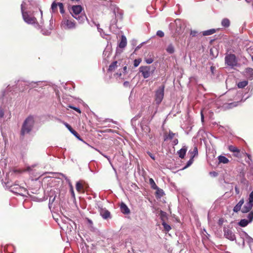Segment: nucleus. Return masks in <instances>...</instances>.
<instances>
[{
	"mask_svg": "<svg viewBox=\"0 0 253 253\" xmlns=\"http://www.w3.org/2000/svg\"><path fill=\"white\" fill-rule=\"evenodd\" d=\"M83 8L81 5H73L71 8V14L77 19L79 23H82L86 19L84 14L82 13Z\"/></svg>",
	"mask_w": 253,
	"mask_h": 253,
	"instance_id": "1",
	"label": "nucleus"
},
{
	"mask_svg": "<svg viewBox=\"0 0 253 253\" xmlns=\"http://www.w3.org/2000/svg\"><path fill=\"white\" fill-rule=\"evenodd\" d=\"M34 119L33 117H28L24 122L23 124L21 134L23 136L29 133L32 130L34 124Z\"/></svg>",
	"mask_w": 253,
	"mask_h": 253,
	"instance_id": "2",
	"label": "nucleus"
},
{
	"mask_svg": "<svg viewBox=\"0 0 253 253\" xmlns=\"http://www.w3.org/2000/svg\"><path fill=\"white\" fill-rule=\"evenodd\" d=\"M155 70V67L152 66H141L139 72L141 73L144 78L146 79L150 77Z\"/></svg>",
	"mask_w": 253,
	"mask_h": 253,
	"instance_id": "3",
	"label": "nucleus"
},
{
	"mask_svg": "<svg viewBox=\"0 0 253 253\" xmlns=\"http://www.w3.org/2000/svg\"><path fill=\"white\" fill-rule=\"evenodd\" d=\"M24 4L25 3L23 2L21 5L22 17L24 21L28 24L35 23L36 21V18L33 16L30 15L27 12L24 11Z\"/></svg>",
	"mask_w": 253,
	"mask_h": 253,
	"instance_id": "4",
	"label": "nucleus"
},
{
	"mask_svg": "<svg viewBox=\"0 0 253 253\" xmlns=\"http://www.w3.org/2000/svg\"><path fill=\"white\" fill-rule=\"evenodd\" d=\"M172 25L175 27V31L178 34L182 33L186 27L185 22L179 19H176Z\"/></svg>",
	"mask_w": 253,
	"mask_h": 253,
	"instance_id": "5",
	"label": "nucleus"
},
{
	"mask_svg": "<svg viewBox=\"0 0 253 253\" xmlns=\"http://www.w3.org/2000/svg\"><path fill=\"white\" fill-rule=\"evenodd\" d=\"M237 59L233 54H229L225 57V63L227 66L234 67L237 65Z\"/></svg>",
	"mask_w": 253,
	"mask_h": 253,
	"instance_id": "6",
	"label": "nucleus"
},
{
	"mask_svg": "<svg viewBox=\"0 0 253 253\" xmlns=\"http://www.w3.org/2000/svg\"><path fill=\"white\" fill-rule=\"evenodd\" d=\"M165 85H163L156 91L155 101L157 104L159 105L163 99L164 96Z\"/></svg>",
	"mask_w": 253,
	"mask_h": 253,
	"instance_id": "7",
	"label": "nucleus"
},
{
	"mask_svg": "<svg viewBox=\"0 0 253 253\" xmlns=\"http://www.w3.org/2000/svg\"><path fill=\"white\" fill-rule=\"evenodd\" d=\"M240 236L242 239L241 245L243 248L245 246V241L248 243L251 248L253 246V239L249 236L247 233L244 231H241L240 232Z\"/></svg>",
	"mask_w": 253,
	"mask_h": 253,
	"instance_id": "8",
	"label": "nucleus"
},
{
	"mask_svg": "<svg viewBox=\"0 0 253 253\" xmlns=\"http://www.w3.org/2000/svg\"><path fill=\"white\" fill-rule=\"evenodd\" d=\"M223 232L226 238L232 241H236V236L231 229L224 227Z\"/></svg>",
	"mask_w": 253,
	"mask_h": 253,
	"instance_id": "9",
	"label": "nucleus"
},
{
	"mask_svg": "<svg viewBox=\"0 0 253 253\" xmlns=\"http://www.w3.org/2000/svg\"><path fill=\"white\" fill-rule=\"evenodd\" d=\"M62 24L66 29H71L76 28V23L74 21L65 18L62 22Z\"/></svg>",
	"mask_w": 253,
	"mask_h": 253,
	"instance_id": "10",
	"label": "nucleus"
},
{
	"mask_svg": "<svg viewBox=\"0 0 253 253\" xmlns=\"http://www.w3.org/2000/svg\"><path fill=\"white\" fill-rule=\"evenodd\" d=\"M248 219H242L239 222V225L241 227L246 226L249 223H251L253 220V212H250L248 215Z\"/></svg>",
	"mask_w": 253,
	"mask_h": 253,
	"instance_id": "11",
	"label": "nucleus"
},
{
	"mask_svg": "<svg viewBox=\"0 0 253 253\" xmlns=\"http://www.w3.org/2000/svg\"><path fill=\"white\" fill-rule=\"evenodd\" d=\"M253 206V204L248 202L243 207L242 209V212L243 213H246L250 211V210L252 209Z\"/></svg>",
	"mask_w": 253,
	"mask_h": 253,
	"instance_id": "12",
	"label": "nucleus"
},
{
	"mask_svg": "<svg viewBox=\"0 0 253 253\" xmlns=\"http://www.w3.org/2000/svg\"><path fill=\"white\" fill-rule=\"evenodd\" d=\"M127 43L126 38L124 35H122L121 37V40L119 44V47L121 48H125Z\"/></svg>",
	"mask_w": 253,
	"mask_h": 253,
	"instance_id": "13",
	"label": "nucleus"
},
{
	"mask_svg": "<svg viewBox=\"0 0 253 253\" xmlns=\"http://www.w3.org/2000/svg\"><path fill=\"white\" fill-rule=\"evenodd\" d=\"M244 203V199H241L238 203L234 207L233 211L235 212H238L239 211H240L241 207L242 205H243Z\"/></svg>",
	"mask_w": 253,
	"mask_h": 253,
	"instance_id": "14",
	"label": "nucleus"
},
{
	"mask_svg": "<svg viewBox=\"0 0 253 253\" xmlns=\"http://www.w3.org/2000/svg\"><path fill=\"white\" fill-rule=\"evenodd\" d=\"M100 215L103 218L107 219L110 217V212L106 210H102L100 211Z\"/></svg>",
	"mask_w": 253,
	"mask_h": 253,
	"instance_id": "15",
	"label": "nucleus"
},
{
	"mask_svg": "<svg viewBox=\"0 0 253 253\" xmlns=\"http://www.w3.org/2000/svg\"><path fill=\"white\" fill-rule=\"evenodd\" d=\"M246 75L247 78L249 80H253V69L251 68H248L246 69Z\"/></svg>",
	"mask_w": 253,
	"mask_h": 253,
	"instance_id": "16",
	"label": "nucleus"
},
{
	"mask_svg": "<svg viewBox=\"0 0 253 253\" xmlns=\"http://www.w3.org/2000/svg\"><path fill=\"white\" fill-rule=\"evenodd\" d=\"M120 208H121L122 212L124 213L127 214V213H129V212H130L129 210L127 208L126 205L123 203H122L121 204Z\"/></svg>",
	"mask_w": 253,
	"mask_h": 253,
	"instance_id": "17",
	"label": "nucleus"
},
{
	"mask_svg": "<svg viewBox=\"0 0 253 253\" xmlns=\"http://www.w3.org/2000/svg\"><path fill=\"white\" fill-rule=\"evenodd\" d=\"M187 151V148L186 147H183L180 150L178 151V154L179 157L182 159L184 158L185 154Z\"/></svg>",
	"mask_w": 253,
	"mask_h": 253,
	"instance_id": "18",
	"label": "nucleus"
},
{
	"mask_svg": "<svg viewBox=\"0 0 253 253\" xmlns=\"http://www.w3.org/2000/svg\"><path fill=\"white\" fill-rule=\"evenodd\" d=\"M64 124L73 134H74L77 137H78V133L74 129H73L72 127L68 123H64Z\"/></svg>",
	"mask_w": 253,
	"mask_h": 253,
	"instance_id": "19",
	"label": "nucleus"
},
{
	"mask_svg": "<svg viewBox=\"0 0 253 253\" xmlns=\"http://www.w3.org/2000/svg\"><path fill=\"white\" fill-rule=\"evenodd\" d=\"M166 51L169 54H172L175 51L174 46L173 44H169L166 48Z\"/></svg>",
	"mask_w": 253,
	"mask_h": 253,
	"instance_id": "20",
	"label": "nucleus"
},
{
	"mask_svg": "<svg viewBox=\"0 0 253 253\" xmlns=\"http://www.w3.org/2000/svg\"><path fill=\"white\" fill-rule=\"evenodd\" d=\"M218 160L219 163H222L224 164H227L229 162V160L226 157L221 155L218 157Z\"/></svg>",
	"mask_w": 253,
	"mask_h": 253,
	"instance_id": "21",
	"label": "nucleus"
},
{
	"mask_svg": "<svg viewBox=\"0 0 253 253\" xmlns=\"http://www.w3.org/2000/svg\"><path fill=\"white\" fill-rule=\"evenodd\" d=\"M141 127L143 131H144L145 132L147 133L150 132V129L149 127V126L145 124L144 121H143L141 124Z\"/></svg>",
	"mask_w": 253,
	"mask_h": 253,
	"instance_id": "22",
	"label": "nucleus"
},
{
	"mask_svg": "<svg viewBox=\"0 0 253 253\" xmlns=\"http://www.w3.org/2000/svg\"><path fill=\"white\" fill-rule=\"evenodd\" d=\"M175 135H177L175 133H173L172 131H169L168 135H165L164 136V140L166 141L168 139H172Z\"/></svg>",
	"mask_w": 253,
	"mask_h": 253,
	"instance_id": "23",
	"label": "nucleus"
},
{
	"mask_svg": "<svg viewBox=\"0 0 253 253\" xmlns=\"http://www.w3.org/2000/svg\"><path fill=\"white\" fill-rule=\"evenodd\" d=\"M215 30L214 29H211L208 30H206L203 32V36H209L214 34L215 32Z\"/></svg>",
	"mask_w": 253,
	"mask_h": 253,
	"instance_id": "24",
	"label": "nucleus"
},
{
	"mask_svg": "<svg viewBox=\"0 0 253 253\" xmlns=\"http://www.w3.org/2000/svg\"><path fill=\"white\" fill-rule=\"evenodd\" d=\"M117 61H114L109 66L108 71H113L117 68Z\"/></svg>",
	"mask_w": 253,
	"mask_h": 253,
	"instance_id": "25",
	"label": "nucleus"
},
{
	"mask_svg": "<svg viewBox=\"0 0 253 253\" xmlns=\"http://www.w3.org/2000/svg\"><path fill=\"white\" fill-rule=\"evenodd\" d=\"M58 6V3H56L55 1L52 2L51 6V10L52 13H54L57 11V6Z\"/></svg>",
	"mask_w": 253,
	"mask_h": 253,
	"instance_id": "26",
	"label": "nucleus"
},
{
	"mask_svg": "<svg viewBox=\"0 0 253 253\" xmlns=\"http://www.w3.org/2000/svg\"><path fill=\"white\" fill-rule=\"evenodd\" d=\"M155 190H156V195L158 197L161 198L164 195V191L159 187L157 189H155Z\"/></svg>",
	"mask_w": 253,
	"mask_h": 253,
	"instance_id": "27",
	"label": "nucleus"
},
{
	"mask_svg": "<svg viewBox=\"0 0 253 253\" xmlns=\"http://www.w3.org/2000/svg\"><path fill=\"white\" fill-rule=\"evenodd\" d=\"M42 84L41 82H31L29 84V87L30 88H33L35 87H37L38 86L40 85V84Z\"/></svg>",
	"mask_w": 253,
	"mask_h": 253,
	"instance_id": "28",
	"label": "nucleus"
},
{
	"mask_svg": "<svg viewBox=\"0 0 253 253\" xmlns=\"http://www.w3.org/2000/svg\"><path fill=\"white\" fill-rule=\"evenodd\" d=\"M221 25L224 27H228L230 25V21L227 18L223 19L221 21Z\"/></svg>",
	"mask_w": 253,
	"mask_h": 253,
	"instance_id": "29",
	"label": "nucleus"
},
{
	"mask_svg": "<svg viewBox=\"0 0 253 253\" xmlns=\"http://www.w3.org/2000/svg\"><path fill=\"white\" fill-rule=\"evenodd\" d=\"M228 149L230 151L232 152H234V153L236 152L238 153H239L240 152L239 149L237 147H236L233 145H229L228 146Z\"/></svg>",
	"mask_w": 253,
	"mask_h": 253,
	"instance_id": "30",
	"label": "nucleus"
},
{
	"mask_svg": "<svg viewBox=\"0 0 253 253\" xmlns=\"http://www.w3.org/2000/svg\"><path fill=\"white\" fill-rule=\"evenodd\" d=\"M189 153L191 154V157L194 158V157L198 155V152L197 147L195 146L193 150L192 151H189Z\"/></svg>",
	"mask_w": 253,
	"mask_h": 253,
	"instance_id": "31",
	"label": "nucleus"
},
{
	"mask_svg": "<svg viewBox=\"0 0 253 253\" xmlns=\"http://www.w3.org/2000/svg\"><path fill=\"white\" fill-rule=\"evenodd\" d=\"M248 84V82L247 81H244L242 82H239L237 85L239 88H242L245 87Z\"/></svg>",
	"mask_w": 253,
	"mask_h": 253,
	"instance_id": "32",
	"label": "nucleus"
},
{
	"mask_svg": "<svg viewBox=\"0 0 253 253\" xmlns=\"http://www.w3.org/2000/svg\"><path fill=\"white\" fill-rule=\"evenodd\" d=\"M149 183L152 189H155L158 188V187L157 186L154 180L152 178L149 179Z\"/></svg>",
	"mask_w": 253,
	"mask_h": 253,
	"instance_id": "33",
	"label": "nucleus"
},
{
	"mask_svg": "<svg viewBox=\"0 0 253 253\" xmlns=\"http://www.w3.org/2000/svg\"><path fill=\"white\" fill-rule=\"evenodd\" d=\"M76 188L78 192H80L84 189V186L80 182H77L76 185Z\"/></svg>",
	"mask_w": 253,
	"mask_h": 253,
	"instance_id": "34",
	"label": "nucleus"
},
{
	"mask_svg": "<svg viewBox=\"0 0 253 253\" xmlns=\"http://www.w3.org/2000/svg\"><path fill=\"white\" fill-rule=\"evenodd\" d=\"M160 216L163 222L165 221V219L167 218L166 213L161 211H160Z\"/></svg>",
	"mask_w": 253,
	"mask_h": 253,
	"instance_id": "35",
	"label": "nucleus"
},
{
	"mask_svg": "<svg viewBox=\"0 0 253 253\" xmlns=\"http://www.w3.org/2000/svg\"><path fill=\"white\" fill-rule=\"evenodd\" d=\"M162 225L166 231H169L171 229L170 226L169 224H167L165 221L162 222Z\"/></svg>",
	"mask_w": 253,
	"mask_h": 253,
	"instance_id": "36",
	"label": "nucleus"
},
{
	"mask_svg": "<svg viewBox=\"0 0 253 253\" xmlns=\"http://www.w3.org/2000/svg\"><path fill=\"white\" fill-rule=\"evenodd\" d=\"M55 198H56L55 196H50L49 200V204H48L49 208L50 209L51 208V205L54 202V200L55 199Z\"/></svg>",
	"mask_w": 253,
	"mask_h": 253,
	"instance_id": "37",
	"label": "nucleus"
},
{
	"mask_svg": "<svg viewBox=\"0 0 253 253\" xmlns=\"http://www.w3.org/2000/svg\"><path fill=\"white\" fill-rule=\"evenodd\" d=\"M58 6L59 7L60 12L61 14L64 13V5L61 2H58Z\"/></svg>",
	"mask_w": 253,
	"mask_h": 253,
	"instance_id": "38",
	"label": "nucleus"
},
{
	"mask_svg": "<svg viewBox=\"0 0 253 253\" xmlns=\"http://www.w3.org/2000/svg\"><path fill=\"white\" fill-rule=\"evenodd\" d=\"M193 158L191 157L190 160L187 162L186 165L184 167V169L187 168L189 167L190 166H191L192 165V164L193 163Z\"/></svg>",
	"mask_w": 253,
	"mask_h": 253,
	"instance_id": "39",
	"label": "nucleus"
},
{
	"mask_svg": "<svg viewBox=\"0 0 253 253\" xmlns=\"http://www.w3.org/2000/svg\"><path fill=\"white\" fill-rule=\"evenodd\" d=\"M248 202L253 204V191L250 194Z\"/></svg>",
	"mask_w": 253,
	"mask_h": 253,
	"instance_id": "40",
	"label": "nucleus"
},
{
	"mask_svg": "<svg viewBox=\"0 0 253 253\" xmlns=\"http://www.w3.org/2000/svg\"><path fill=\"white\" fill-rule=\"evenodd\" d=\"M156 35L157 36L161 38L163 37L165 35L164 33L161 30L158 31L157 32Z\"/></svg>",
	"mask_w": 253,
	"mask_h": 253,
	"instance_id": "41",
	"label": "nucleus"
},
{
	"mask_svg": "<svg viewBox=\"0 0 253 253\" xmlns=\"http://www.w3.org/2000/svg\"><path fill=\"white\" fill-rule=\"evenodd\" d=\"M140 62H141L140 59H135L134 60V66L135 67H137L139 65Z\"/></svg>",
	"mask_w": 253,
	"mask_h": 253,
	"instance_id": "42",
	"label": "nucleus"
},
{
	"mask_svg": "<svg viewBox=\"0 0 253 253\" xmlns=\"http://www.w3.org/2000/svg\"><path fill=\"white\" fill-rule=\"evenodd\" d=\"M68 107L70 108L73 109V110H75L76 111H77V112H78L79 113H81V112L80 109L79 108L74 107L71 105H69Z\"/></svg>",
	"mask_w": 253,
	"mask_h": 253,
	"instance_id": "43",
	"label": "nucleus"
},
{
	"mask_svg": "<svg viewBox=\"0 0 253 253\" xmlns=\"http://www.w3.org/2000/svg\"><path fill=\"white\" fill-rule=\"evenodd\" d=\"M145 61L147 64H149L153 62V59L152 58H148L145 59Z\"/></svg>",
	"mask_w": 253,
	"mask_h": 253,
	"instance_id": "44",
	"label": "nucleus"
},
{
	"mask_svg": "<svg viewBox=\"0 0 253 253\" xmlns=\"http://www.w3.org/2000/svg\"><path fill=\"white\" fill-rule=\"evenodd\" d=\"M4 110L1 108H0V118H3L4 116Z\"/></svg>",
	"mask_w": 253,
	"mask_h": 253,
	"instance_id": "45",
	"label": "nucleus"
},
{
	"mask_svg": "<svg viewBox=\"0 0 253 253\" xmlns=\"http://www.w3.org/2000/svg\"><path fill=\"white\" fill-rule=\"evenodd\" d=\"M198 32L196 31H191L190 33V35L192 37H195L197 36Z\"/></svg>",
	"mask_w": 253,
	"mask_h": 253,
	"instance_id": "46",
	"label": "nucleus"
},
{
	"mask_svg": "<svg viewBox=\"0 0 253 253\" xmlns=\"http://www.w3.org/2000/svg\"><path fill=\"white\" fill-rule=\"evenodd\" d=\"M42 32L43 35H48L50 33V32L48 30H47L46 31H44L43 30H42Z\"/></svg>",
	"mask_w": 253,
	"mask_h": 253,
	"instance_id": "47",
	"label": "nucleus"
},
{
	"mask_svg": "<svg viewBox=\"0 0 253 253\" xmlns=\"http://www.w3.org/2000/svg\"><path fill=\"white\" fill-rule=\"evenodd\" d=\"M224 222V220L223 218H220L219 220H218V223L219 225H222V224Z\"/></svg>",
	"mask_w": 253,
	"mask_h": 253,
	"instance_id": "48",
	"label": "nucleus"
},
{
	"mask_svg": "<svg viewBox=\"0 0 253 253\" xmlns=\"http://www.w3.org/2000/svg\"><path fill=\"white\" fill-rule=\"evenodd\" d=\"M70 191L71 192V193H72V195L73 197H75V193H74V191L73 190V186L72 185L70 186Z\"/></svg>",
	"mask_w": 253,
	"mask_h": 253,
	"instance_id": "49",
	"label": "nucleus"
},
{
	"mask_svg": "<svg viewBox=\"0 0 253 253\" xmlns=\"http://www.w3.org/2000/svg\"><path fill=\"white\" fill-rule=\"evenodd\" d=\"M148 154L149 155V156L153 159V160H155V157L154 156V155L153 154H152V153H151L150 152H148Z\"/></svg>",
	"mask_w": 253,
	"mask_h": 253,
	"instance_id": "50",
	"label": "nucleus"
},
{
	"mask_svg": "<svg viewBox=\"0 0 253 253\" xmlns=\"http://www.w3.org/2000/svg\"><path fill=\"white\" fill-rule=\"evenodd\" d=\"M178 140L177 139H175L173 140V142H172V143H173V145H176L178 144Z\"/></svg>",
	"mask_w": 253,
	"mask_h": 253,
	"instance_id": "51",
	"label": "nucleus"
},
{
	"mask_svg": "<svg viewBox=\"0 0 253 253\" xmlns=\"http://www.w3.org/2000/svg\"><path fill=\"white\" fill-rule=\"evenodd\" d=\"M123 72L125 74L127 73V67L126 66L123 67Z\"/></svg>",
	"mask_w": 253,
	"mask_h": 253,
	"instance_id": "52",
	"label": "nucleus"
},
{
	"mask_svg": "<svg viewBox=\"0 0 253 253\" xmlns=\"http://www.w3.org/2000/svg\"><path fill=\"white\" fill-rule=\"evenodd\" d=\"M129 82H127V81L125 82L124 83V85L125 86H126V87H127V86H129Z\"/></svg>",
	"mask_w": 253,
	"mask_h": 253,
	"instance_id": "53",
	"label": "nucleus"
},
{
	"mask_svg": "<svg viewBox=\"0 0 253 253\" xmlns=\"http://www.w3.org/2000/svg\"><path fill=\"white\" fill-rule=\"evenodd\" d=\"M201 121L202 122H203L204 119V115H203L202 111L201 112Z\"/></svg>",
	"mask_w": 253,
	"mask_h": 253,
	"instance_id": "54",
	"label": "nucleus"
},
{
	"mask_svg": "<svg viewBox=\"0 0 253 253\" xmlns=\"http://www.w3.org/2000/svg\"><path fill=\"white\" fill-rule=\"evenodd\" d=\"M240 239H241V240H240L239 239L238 241H236V243H237L239 245H240V246H242V245H241V242H242V238H240Z\"/></svg>",
	"mask_w": 253,
	"mask_h": 253,
	"instance_id": "55",
	"label": "nucleus"
},
{
	"mask_svg": "<svg viewBox=\"0 0 253 253\" xmlns=\"http://www.w3.org/2000/svg\"><path fill=\"white\" fill-rule=\"evenodd\" d=\"M116 76H117V77H121V76H122V73H117L115 75Z\"/></svg>",
	"mask_w": 253,
	"mask_h": 253,
	"instance_id": "56",
	"label": "nucleus"
},
{
	"mask_svg": "<svg viewBox=\"0 0 253 253\" xmlns=\"http://www.w3.org/2000/svg\"><path fill=\"white\" fill-rule=\"evenodd\" d=\"M157 111H156L154 114V115L151 117L150 119L149 120V123L151 121V120L153 119L155 114L156 113Z\"/></svg>",
	"mask_w": 253,
	"mask_h": 253,
	"instance_id": "57",
	"label": "nucleus"
},
{
	"mask_svg": "<svg viewBox=\"0 0 253 253\" xmlns=\"http://www.w3.org/2000/svg\"><path fill=\"white\" fill-rule=\"evenodd\" d=\"M235 191H236V192L237 194H239V189H238L237 187H235Z\"/></svg>",
	"mask_w": 253,
	"mask_h": 253,
	"instance_id": "58",
	"label": "nucleus"
},
{
	"mask_svg": "<svg viewBox=\"0 0 253 253\" xmlns=\"http://www.w3.org/2000/svg\"><path fill=\"white\" fill-rule=\"evenodd\" d=\"M140 46H141V45H139L137 46L136 47V48H135V51H136L137 50H138V49L140 47Z\"/></svg>",
	"mask_w": 253,
	"mask_h": 253,
	"instance_id": "59",
	"label": "nucleus"
},
{
	"mask_svg": "<svg viewBox=\"0 0 253 253\" xmlns=\"http://www.w3.org/2000/svg\"><path fill=\"white\" fill-rule=\"evenodd\" d=\"M137 119V118L136 117H134L132 120V122H133L134 120H136Z\"/></svg>",
	"mask_w": 253,
	"mask_h": 253,
	"instance_id": "60",
	"label": "nucleus"
},
{
	"mask_svg": "<svg viewBox=\"0 0 253 253\" xmlns=\"http://www.w3.org/2000/svg\"><path fill=\"white\" fill-rule=\"evenodd\" d=\"M98 31L101 34V31H102V30L99 28H98Z\"/></svg>",
	"mask_w": 253,
	"mask_h": 253,
	"instance_id": "61",
	"label": "nucleus"
},
{
	"mask_svg": "<svg viewBox=\"0 0 253 253\" xmlns=\"http://www.w3.org/2000/svg\"><path fill=\"white\" fill-rule=\"evenodd\" d=\"M211 71L212 72H213V69H214V67H212V66H211Z\"/></svg>",
	"mask_w": 253,
	"mask_h": 253,
	"instance_id": "62",
	"label": "nucleus"
},
{
	"mask_svg": "<svg viewBox=\"0 0 253 253\" xmlns=\"http://www.w3.org/2000/svg\"><path fill=\"white\" fill-rule=\"evenodd\" d=\"M40 12H41V15L42 16V11L41 10H40Z\"/></svg>",
	"mask_w": 253,
	"mask_h": 253,
	"instance_id": "63",
	"label": "nucleus"
},
{
	"mask_svg": "<svg viewBox=\"0 0 253 253\" xmlns=\"http://www.w3.org/2000/svg\"><path fill=\"white\" fill-rule=\"evenodd\" d=\"M213 175H214V176H216L217 175V173L214 172V173H213Z\"/></svg>",
	"mask_w": 253,
	"mask_h": 253,
	"instance_id": "64",
	"label": "nucleus"
}]
</instances>
